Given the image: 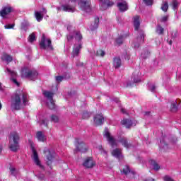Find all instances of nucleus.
<instances>
[{
	"label": "nucleus",
	"instance_id": "obj_61",
	"mask_svg": "<svg viewBox=\"0 0 181 181\" xmlns=\"http://www.w3.org/2000/svg\"><path fill=\"white\" fill-rule=\"evenodd\" d=\"M70 1V2H76V1H77V0H69Z\"/></svg>",
	"mask_w": 181,
	"mask_h": 181
},
{
	"label": "nucleus",
	"instance_id": "obj_59",
	"mask_svg": "<svg viewBox=\"0 0 181 181\" xmlns=\"http://www.w3.org/2000/svg\"><path fill=\"white\" fill-rule=\"evenodd\" d=\"M42 11L45 12V13H47V11L46 8H42Z\"/></svg>",
	"mask_w": 181,
	"mask_h": 181
},
{
	"label": "nucleus",
	"instance_id": "obj_48",
	"mask_svg": "<svg viewBox=\"0 0 181 181\" xmlns=\"http://www.w3.org/2000/svg\"><path fill=\"white\" fill-rule=\"evenodd\" d=\"M7 71L8 73H10V74H11L12 77H15V76H16V73L13 71H11V69L7 68Z\"/></svg>",
	"mask_w": 181,
	"mask_h": 181
},
{
	"label": "nucleus",
	"instance_id": "obj_15",
	"mask_svg": "<svg viewBox=\"0 0 181 181\" xmlns=\"http://www.w3.org/2000/svg\"><path fill=\"white\" fill-rule=\"evenodd\" d=\"M117 7L121 12H125L128 10V4L127 1L117 3Z\"/></svg>",
	"mask_w": 181,
	"mask_h": 181
},
{
	"label": "nucleus",
	"instance_id": "obj_39",
	"mask_svg": "<svg viewBox=\"0 0 181 181\" xmlns=\"http://www.w3.org/2000/svg\"><path fill=\"white\" fill-rule=\"evenodd\" d=\"M151 56V52L149 51H146L144 53L141 54V57L143 59H148Z\"/></svg>",
	"mask_w": 181,
	"mask_h": 181
},
{
	"label": "nucleus",
	"instance_id": "obj_21",
	"mask_svg": "<svg viewBox=\"0 0 181 181\" xmlns=\"http://www.w3.org/2000/svg\"><path fill=\"white\" fill-rule=\"evenodd\" d=\"M43 95L47 98V100H49V101H52L53 96L54 95V93L53 92L47 91V90H43L42 92Z\"/></svg>",
	"mask_w": 181,
	"mask_h": 181
},
{
	"label": "nucleus",
	"instance_id": "obj_1",
	"mask_svg": "<svg viewBox=\"0 0 181 181\" xmlns=\"http://www.w3.org/2000/svg\"><path fill=\"white\" fill-rule=\"evenodd\" d=\"M28 100V93L22 90H16L13 96H11V108L12 111H19L22 109V104L26 105Z\"/></svg>",
	"mask_w": 181,
	"mask_h": 181
},
{
	"label": "nucleus",
	"instance_id": "obj_64",
	"mask_svg": "<svg viewBox=\"0 0 181 181\" xmlns=\"http://www.w3.org/2000/svg\"><path fill=\"white\" fill-rule=\"evenodd\" d=\"M57 9H58V11H61L62 10V8L60 7H58Z\"/></svg>",
	"mask_w": 181,
	"mask_h": 181
},
{
	"label": "nucleus",
	"instance_id": "obj_37",
	"mask_svg": "<svg viewBox=\"0 0 181 181\" xmlns=\"http://www.w3.org/2000/svg\"><path fill=\"white\" fill-rule=\"evenodd\" d=\"M143 2H144L145 5L147 6H152V5H153V0H143Z\"/></svg>",
	"mask_w": 181,
	"mask_h": 181
},
{
	"label": "nucleus",
	"instance_id": "obj_24",
	"mask_svg": "<svg viewBox=\"0 0 181 181\" xmlns=\"http://www.w3.org/2000/svg\"><path fill=\"white\" fill-rule=\"evenodd\" d=\"M171 112H177V102L175 101L171 103V106L170 109Z\"/></svg>",
	"mask_w": 181,
	"mask_h": 181
},
{
	"label": "nucleus",
	"instance_id": "obj_6",
	"mask_svg": "<svg viewBox=\"0 0 181 181\" xmlns=\"http://www.w3.org/2000/svg\"><path fill=\"white\" fill-rule=\"evenodd\" d=\"M42 153L45 158V162L47 165L49 166L50 169H52V163H53L54 160V155L50 152V150L47 148H45L42 151Z\"/></svg>",
	"mask_w": 181,
	"mask_h": 181
},
{
	"label": "nucleus",
	"instance_id": "obj_27",
	"mask_svg": "<svg viewBox=\"0 0 181 181\" xmlns=\"http://www.w3.org/2000/svg\"><path fill=\"white\" fill-rule=\"evenodd\" d=\"M160 9L163 10V12H168L169 9V3L168 1H163L161 4Z\"/></svg>",
	"mask_w": 181,
	"mask_h": 181
},
{
	"label": "nucleus",
	"instance_id": "obj_8",
	"mask_svg": "<svg viewBox=\"0 0 181 181\" xmlns=\"http://www.w3.org/2000/svg\"><path fill=\"white\" fill-rule=\"evenodd\" d=\"M83 165L84 168H86V169H91L95 166V162H94L93 157H87L85 158Z\"/></svg>",
	"mask_w": 181,
	"mask_h": 181
},
{
	"label": "nucleus",
	"instance_id": "obj_16",
	"mask_svg": "<svg viewBox=\"0 0 181 181\" xmlns=\"http://www.w3.org/2000/svg\"><path fill=\"white\" fill-rule=\"evenodd\" d=\"M100 23V18L95 17L94 19V23L90 26L91 31H94L98 28V25Z\"/></svg>",
	"mask_w": 181,
	"mask_h": 181
},
{
	"label": "nucleus",
	"instance_id": "obj_47",
	"mask_svg": "<svg viewBox=\"0 0 181 181\" xmlns=\"http://www.w3.org/2000/svg\"><path fill=\"white\" fill-rule=\"evenodd\" d=\"M82 117L86 119L87 118H90V115L88 114V112H83Z\"/></svg>",
	"mask_w": 181,
	"mask_h": 181
},
{
	"label": "nucleus",
	"instance_id": "obj_57",
	"mask_svg": "<svg viewBox=\"0 0 181 181\" xmlns=\"http://www.w3.org/2000/svg\"><path fill=\"white\" fill-rule=\"evenodd\" d=\"M100 149H102L103 153L107 154V151H105V150L103 149V147H100Z\"/></svg>",
	"mask_w": 181,
	"mask_h": 181
},
{
	"label": "nucleus",
	"instance_id": "obj_62",
	"mask_svg": "<svg viewBox=\"0 0 181 181\" xmlns=\"http://www.w3.org/2000/svg\"><path fill=\"white\" fill-rule=\"evenodd\" d=\"M2 109V104L0 103V110Z\"/></svg>",
	"mask_w": 181,
	"mask_h": 181
},
{
	"label": "nucleus",
	"instance_id": "obj_7",
	"mask_svg": "<svg viewBox=\"0 0 181 181\" xmlns=\"http://www.w3.org/2000/svg\"><path fill=\"white\" fill-rule=\"evenodd\" d=\"M78 5L81 11L91 12V0H81Z\"/></svg>",
	"mask_w": 181,
	"mask_h": 181
},
{
	"label": "nucleus",
	"instance_id": "obj_34",
	"mask_svg": "<svg viewBox=\"0 0 181 181\" xmlns=\"http://www.w3.org/2000/svg\"><path fill=\"white\" fill-rule=\"evenodd\" d=\"M115 42H116L117 45H118L119 46H121V45H122L124 43V36L120 35L119 37H117L115 40Z\"/></svg>",
	"mask_w": 181,
	"mask_h": 181
},
{
	"label": "nucleus",
	"instance_id": "obj_18",
	"mask_svg": "<svg viewBox=\"0 0 181 181\" xmlns=\"http://www.w3.org/2000/svg\"><path fill=\"white\" fill-rule=\"evenodd\" d=\"M122 63L121 62V58L119 57H115L113 59V66L115 69H119L121 67Z\"/></svg>",
	"mask_w": 181,
	"mask_h": 181
},
{
	"label": "nucleus",
	"instance_id": "obj_56",
	"mask_svg": "<svg viewBox=\"0 0 181 181\" xmlns=\"http://www.w3.org/2000/svg\"><path fill=\"white\" fill-rule=\"evenodd\" d=\"M144 115H151V112L148 111V112H144Z\"/></svg>",
	"mask_w": 181,
	"mask_h": 181
},
{
	"label": "nucleus",
	"instance_id": "obj_10",
	"mask_svg": "<svg viewBox=\"0 0 181 181\" xmlns=\"http://www.w3.org/2000/svg\"><path fill=\"white\" fill-rule=\"evenodd\" d=\"M105 136L107 138V142H109V144L112 148H115L117 146L115 139L112 136H111V134L110 133V132H107L105 134Z\"/></svg>",
	"mask_w": 181,
	"mask_h": 181
},
{
	"label": "nucleus",
	"instance_id": "obj_43",
	"mask_svg": "<svg viewBox=\"0 0 181 181\" xmlns=\"http://www.w3.org/2000/svg\"><path fill=\"white\" fill-rule=\"evenodd\" d=\"M5 29H13L15 28V23L13 24H7L4 25Z\"/></svg>",
	"mask_w": 181,
	"mask_h": 181
},
{
	"label": "nucleus",
	"instance_id": "obj_31",
	"mask_svg": "<svg viewBox=\"0 0 181 181\" xmlns=\"http://www.w3.org/2000/svg\"><path fill=\"white\" fill-rule=\"evenodd\" d=\"M35 15L37 22H40L41 21L43 20V15H42L40 12L39 11L35 12Z\"/></svg>",
	"mask_w": 181,
	"mask_h": 181
},
{
	"label": "nucleus",
	"instance_id": "obj_2",
	"mask_svg": "<svg viewBox=\"0 0 181 181\" xmlns=\"http://www.w3.org/2000/svg\"><path fill=\"white\" fill-rule=\"evenodd\" d=\"M133 23L134 26V33L136 35L134 47H139L140 45L144 44L145 42V31L140 28L141 21H139V16H135L133 18Z\"/></svg>",
	"mask_w": 181,
	"mask_h": 181
},
{
	"label": "nucleus",
	"instance_id": "obj_32",
	"mask_svg": "<svg viewBox=\"0 0 181 181\" xmlns=\"http://www.w3.org/2000/svg\"><path fill=\"white\" fill-rule=\"evenodd\" d=\"M35 40H36V34L33 33L28 37V42H30V43H33Z\"/></svg>",
	"mask_w": 181,
	"mask_h": 181
},
{
	"label": "nucleus",
	"instance_id": "obj_52",
	"mask_svg": "<svg viewBox=\"0 0 181 181\" xmlns=\"http://www.w3.org/2000/svg\"><path fill=\"white\" fill-rule=\"evenodd\" d=\"M160 144H163L164 148H168V144H166V141L165 140L160 141Z\"/></svg>",
	"mask_w": 181,
	"mask_h": 181
},
{
	"label": "nucleus",
	"instance_id": "obj_13",
	"mask_svg": "<svg viewBox=\"0 0 181 181\" xmlns=\"http://www.w3.org/2000/svg\"><path fill=\"white\" fill-rule=\"evenodd\" d=\"M103 121H104V116H103V114L100 113L94 117V122L96 126L103 125Z\"/></svg>",
	"mask_w": 181,
	"mask_h": 181
},
{
	"label": "nucleus",
	"instance_id": "obj_53",
	"mask_svg": "<svg viewBox=\"0 0 181 181\" xmlns=\"http://www.w3.org/2000/svg\"><path fill=\"white\" fill-rule=\"evenodd\" d=\"M144 181H155V179H153L151 177H148L146 178L145 180H144Z\"/></svg>",
	"mask_w": 181,
	"mask_h": 181
},
{
	"label": "nucleus",
	"instance_id": "obj_50",
	"mask_svg": "<svg viewBox=\"0 0 181 181\" xmlns=\"http://www.w3.org/2000/svg\"><path fill=\"white\" fill-rule=\"evenodd\" d=\"M11 81H13V83H14V84L17 87H19V86H20L19 82H18V81L16 78H11Z\"/></svg>",
	"mask_w": 181,
	"mask_h": 181
},
{
	"label": "nucleus",
	"instance_id": "obj_33",
	"mask_svg": "<svg viewBox=\"0 0 181 181\" xmlns=\"http://www.w3.org/2000/svg\"><path fill=\"white\" fill-rule=\"evenodd\" d=\"M103 5H106L107 8H110V6H113L114 2L110 0H104L102 3Z\"/></svg>",
	"mask_w": 181,
	"mask_h": 181
},
{
	"label": "nucleus",
	"instance_id": "obj_45",
	"mask_svg": "<svg viewBox=\"0 0 181 181\" xmlns=\"http://www.w3.org/2000/svg\"><path fill=\"white\" fill-rule=\"evenodd\" d=\"M66 39H67L68 42H71V40L74 39V35L69 34V35H66Z\"/></svg>",
	"mask_w": 181,
	"mask_h": 181
},
{
	"label": "nucleus",
	"instance_id": "obj_9",
	"mask_svg": "<svg viewBox=\"0 0 181 181\" xmlns=\"http://www.w3.org/2000/svg\"><path fill=\"white\" fill-rule=\"evenodd\" d=\"M13 12V8L11 6H3L2 9L0 11V16L1 18H5L7 15Z\"/></svg>",
	"mask_w": 181,
	"mask_h": 181
},
{
	"label": "nucleus",
	"instance_id": "obj_25",
	"mask_svg": "<svg viewBox=\"0 0 181 181\" xmlns=\"http://www.w3.org/2000/svg\"><path fill=\"white\" fill-rule=\"evenodd\" d=\"M2 60L7 62V63H11V62H12V60H13V58H12V56H11L8 54H4L2 57Z\"/></svg>",
	"mask_w": 181,
	"mask_h": 181
},
{
	"label": "nucleus",
	"instance_id": "obj_5",
	"mask_svg": "<svg viewBox=\"0 0 181 181\" xmlns=\"http://www.w3.org/2000/svg\"><path fill=\"white\" fill-rule=\"evenodd\" d=\"M40 48L43 50H46V49H48L49 50H54V48L52 45V40H50V38L46 39V35H45V34H43L41 37Z\"/></svg>",
	"mask_w": 181,
	"mask_h": 181
},
{
	"label": "nucleus",
	"instance_id": "obj_20",
	"mask_svg": "<svg viewBox=\"0 0 181 181\" xmlns=\"http://www.w3.org/2000/svg\"><path fill=\"white\" fill-rule=\"evenodd\" d=\"M122 125H124L126 128H131L132 127V120L129 119H124L121 121Z\"/></svg>",
	"mask_w": 181,
	"mask_h": 181
},
{
	"label": "nucleus",
	"instance_id": "obj_12",
	"mask_svg": "<svg viewBox=\"0 0 181 181\" xmlns=\"http://www.w3.org/2000/svg\"><path fill=\"white\" fill-rule=\"evenodd\" d=\"M119 144H122V146H124V148H126V149H128L131 148V146H132V144H131L129 141H128V139H127V137H121L119 139Z\"/></svg>",
	"mask_w": 181,
	"mask_h": 181
},
{
	"label": "nucleus",
	"instance_id": "obj_28",
	"mask_svg": "<svg viewBox=\"0 0 181 181\" xmlns=\"http://www.w3.org/2000/svg\"><path fill=\"white\" fill-rule=\"evenodd\" d=\"M74 33L75 35V39L76 40H78V42H80L83 40V35H81V33L80 31H74Z\"/></svg>",
	"mask_w": 181,
	"mask_h": 181
},
{
	"label": "nucleus",
	"instance_id": "obj_46",
	"mask_svg": "<svg viewBox=\"0 0 181 181\" xmlns=\"http://www.w3.org/2000/svg\"><path fill=\"white\" fill-rule=\"evenodd\" d=\"M48 122H49L46 119L42 120V124L44 127H46V128H47V127H48Z\"/></svg>",
	"mask_w": 181,
	"mask_h": 181
},
{
	"label": "nucleus",
	"instance_id": "obj_41",
	"mask_svg": "<svg viewBox=\"0 0 181 181\" xmlns=\"http://www.w3.org/2000/svg\"><path fill=\"white\" fill-rule=\"evenodd\" d=\"M132 80H133L134 83H141V79L138 78V76H132Z\"/></svg>",
	"mask_w": 181,
	"mask_h": 181
},
{
	"label": "nucleus",
	"instance_id": "obj_60",
	"mask_svg": "<svg viewBox=\"0 0 181 181\" xmlns=\"http://www.w3.org/2000/svg\"><path fill=\"white\" fill-rule=\"evenodd\" d=\"M121 111L123 114H125V109H121Z\"/></svg>",
	"mask_w": 181,
	"mask_h": 181
},
{
	"label": "nucleus",
	"instance_id": "obj_19",
	"mask_svg": "<svg viewBox=\"0 0 181 181\" xmlns=\"http://www.w3.org/2000/svg\"><path fill=\"white\" fill-rule=\"evenodd\" d=\"M180 5V3H179V1H177V0H173L170 3V6L172 8V9L174 11H177V9H179V6Z\"/></svg>",
	"mask_w": 181,
	"mask_h": 181
},
{
	"label": "nucleus",
	"instance_id": "obj_54",
	"mask_svg": "<svg viewBox=\"0 0 181 181\" xmlns=\"http://www.w3.org/2000/svg\"><path fill=\"white\" fill-rule=\"evenodd\" d=\"M15 170H16L15 168H10V171L11 172V175H13V173H15Z\"/></svg>",
	"mask_w": 181,
	"mask_h": 181
},
{
	"label": "nucleus",
	"instance_id": "obj_55",
	"mask_svg": "<svg viewBox=\"0 0 181 181\" xmlns=\"http://www.w3.org/2000/svg\"><path fill=\"white\" fill-rule=\"evenodd\" d=\"M167 42H168V43L170 46H172V45H173V42L172 41V40H170L169 41V38H168V39H167Z\"/></svg>",
	"mask_w": 181,
	"mask_h": 181
},
{
	"label": "nucleus",
	"instance_id": "obj_22",
	"mask_svg": "<svg viewBox=\"0 0 181 181\" xmlns=\"http://www.w3.org/2000/svg\"><path fill=\"white\" fill-rule=\"evenodd\" d=\"M82 47L83 46L81 45V44H79L78 46L74 48L73 57H74L75 56H78V54H80V49H81Z\"/></svg>",
	"mask_w": 181,
	"mask_h": 181
},
{
	"label": "nucleus",
	"instance_id": "obj_14",
	"mask_svg": "<svg viewBox=\"0 0 181 181\" xmlns=\"http://www.w3.org/2000/svg\"><path fill=\"white\" fill-rule=\"evenodd\" d=\"M76 143L78 144L76 145V151L83 152L84 151H87V148H86V144L83 141H80V139H76Z\"/></svg>",
	"mask_w": 181,
	"mask_h": 181
},
{
	"label": "nucleus",
	"instance_id": "obj_42",
	"mask_svg": "<svg viewBox=\"0 0 181 181\" xmlns=\"http://www.w3.org/2000/svg\"><path fill=\"white\" fill-rule=\"evenodd\" d=\"M64 79V76H55V80L56 81H57V83H62V81H63Z\"/></svg>",
	"mask_w": 181,
	"mask_h": 181
},
{
	"label": "nucleus",
	"instance_id": "obj_29",
	"mask_svg": "<svg viewBox=\"0 0 181 181\" xmlns=\"http://www.w3.org/2000/svg\"><path fill=\"white\" fill-rule=\"evenodd\" d=\"M36 135L38 141L40 142H45V135H43V132L39 131L37 132Z\"/></svg>",
	"mask_w": 181,
	"mask_h": 181
},
{
	"label": "nucleus",
	"instance_id": "obj_35",
	"mask_svg": "<svg viewBox=\"0 0 181 181\" xmlns=\"http://www.w3.org/2000/svg\"><path fill=\"white\" fill-rule=\"evenodd\" d=\"M122 173H124V175H129V173H131V168H129V166L128 165H125L123 168V170Z\"/></svg>",
	"mask_w": 181,
	"mask_h": 181
},
{
	"label": "nucleus",
	"instance_id": "obj_44",
	"mask_svg": "<svg viewBox=\"0 0 181 181\" xmlns=\"http://www.w3.org/2000/svg\"><path fill=\"white\" fill-rule=\"evenodd\" d=\"M165 32H166V30H165V28H163L162 26H159V35H163Z\"/></svg>",
	"mask_w": 181,
	"mask_h": 181
},
{
	"label": "nucleus",
	"instance_id": "obj_26",
	"mask_svg": "<svg viewBox=\"0 0 181 181\" xmlns=\"http://www.w3.org/2000/svg\"><path fill=\"white\" fill-rule=\"evenodd\" d=\"M122 150L119 148H115L112 151V156H115V158H119L121 156Z\"/></svg>",
	"mask_w": 181,
	"mask_h": 181
},
{
	"label": "nucleus",
	"instance_id": "obj_17",
	"mask_svg": "<svg viewBox=\"0 0 181 181\" xmlns=\"http://www.w3.org/2000/svg\"><path fill=\"white\" fill-rule=\"evenodd\" d=\"M62 10L64 12H74V7L69 5V4H64L61 6Z\"/></svg>",
	"mask_w": 181,
	"mask_h": 181
},
{
	"label": "nucleus",
	"instance_id": "obj_4",
	"mask_svg": "<svg viewBox=\"0 0 181 181\" xmlns=\"http://www.w3.org/2000/svg\"><path fill=\"white\" fill-rule=\"evenodd\" d=\"M38 74L37 71L35 69H30L28 67H24L21 70V77H24L25 78H30V80H33L37 77Z\"/></svg>",
	"mask_w": 181,
	"mask_h": 181
},
{
	"label": "nucleus",
	"instance_id": "obj_40",
	"mask_svg": "<svg viewBox=\"0 0 181 181\" xmlns=\"http://www.w3.org/2000/svg\"><path fill=\"white\" fill-rule=\"evenodd\" d=\"M168 20H169V16L166 15V16H162L160 21L165 23V22H168Z\"/></svg>",
	"mask_w": 181,
	"mask_h": 181
},
{
	"label": "nucleus",
	"instance_id": "obj_58",
	"mask_svg": "<svg viewBox=\"0 0 181 181\" xmlns=\"http://www.w3.org/2000/svg\"><path fill=\"white\" fill-rule=\"evenodd\" d=\"M4 88H2V83L0 82V91H2Z\"/></svg>",
	"mask_w": 181,
	"mask_h": 181
},
{
	"label": "nucleus",
	"instance_id": "obj_38",
	"mask_svg": "<svg viewBox=\"0 0 181 181\" xmlns=\"http://www.w3.org/2000/svg\"><path fill=\"white\" fill-rule=\"evenodd\" d=\"M50 118L52 122H59V117L57 115H51Z\"/></svg>",
	"mask_w": 181,
	"mask_h": 181
},
{
	"label": "nucleus",
	"instance_id": "obj_3",
	"mask_svg": "<svg viewBox=\"0 0 181 181\" xmlns=\"http://www.w3.org/2000/svg\"><path fill=\"white\" fill-rule=\"evenodd\" d=\"M21 139V136L19 134L16 132H13L10 134L9 137V149L12 151V152H18L19 151V141Z\"/></svg>",
	"mask_w": 181,
	"mask_h": 181
},
{
	"label": "nucleus",
	"instance_id": "obj_30",
	"mask_svg": "<svg viewBox=\"0 0 181 181\" xmlns=\"http://www.w3.org/2000/svg\"><path fill=\"white\" fill-rule=\"evenodd\" d=\"M47 105L49 110H54V108H56V104L54 103V100H53V99L49 100V102H47Z\"/></svg>",
	"mask_w": 181,
	"mask_h": 181
},
{
	"label": "nucleus",
	"instance_id": "obj_36",
	"mask_svg": "<svg viewBox=\"0 0 181 181\" xmlns=\"http://www.w3.org/2000/svg\"><path fill=\"white\" fill-rule=\"evenodd\" d=\"M96 56H100V57H104V56H105V52H104V50L100 49L97 51Z\"/></svg>",
	"mask_w": 181,
	"mask_h": 181
},
{
	"label": "nucleus",
	"instance_id": "obj_23",
	"mask_svg": "<svg viewBox=\"0 0 181 181\" xmlns=\"http://www.w3.org/2000/svg\"><path fill=\"white\" fill-rule=\"evenodd\" d=\"M149 163L154 170H159V165L156 161H155V160H150Z\"/></svg>",
	"mask_w": 181,
	"mask_h": 181
},
{
	"label": "nucleus",
	"instance_id": "obj_63",
	"mask_svg": "<svg viewBox=\"0 0 181 181\" xmlns=\"http://www.w3.org/2000/svg\"><path fill=\"white\" fill-rule=\"evenodd\" d=\"M99 2H102V4L104 2V0H98Z\"/></svg>",
	"mask_w": 181,
	"mask_h": 181
},
{
	"label": "nucleus",
	"instance_id": "obj_49",
	"mask_svg": "<svg viewBox=\"0 0 181 181\" xmlns=\"http://www.w3.org/2000/svg\"><path fill=\"white\" fill-rule=\"evenodd\" d=\"M163 180L165 181H173V179H172V177L168 176V175H165L164 177H163Z\"/></svg>",
	"mask_w": 181,
	"mask_h": 181
},
{
	"label": "nucleus",
	"instance_id": "obj_51",
	"mask_svg": "<svg viewBox=\"0 0 181 181\" xmlns=\"http://www.w3.org/2000/svg\"><path fill=\"white\" fill-rule=\"evenodd\" d=\"M155 90H156V86L155 85H152L151 86H150V90L151 91V93H154Z\"/></svg>",
	"mask_w": 181,
	"mask_h": 181
},
{
	"label": "nucleus",
	"instance_id": "obj_11",
	"mask_svg": "<svg viewBox=\"0 0 181 181\" xmlns=\"http://www.w3.org/2000/svg\"><path fill=\"white\" fill-rule=\"evenodd\" d=\"M33 161L37 165V166H39L40 169H42V170H45V166L42 165L40 163V160L39 159V155H37V151H36V149L33 148Z\"/></svg>",
	"mask_w": 181,
	"mask_h": 181
}]
</instances>
